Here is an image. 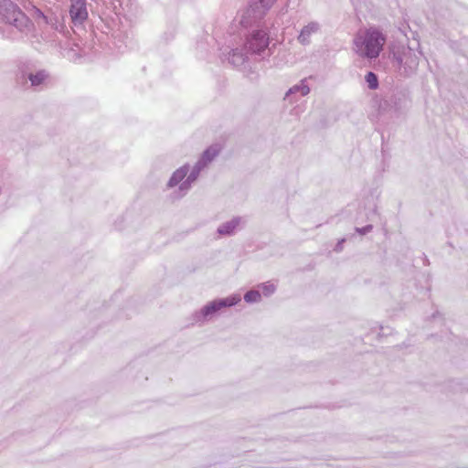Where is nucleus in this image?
I'll return each mask as SVG.
<instances>
[{"instance_id":"obj_18","label":"nucleus","mask_w":468,"mask_h":468,"mask_svg":"<svg viewBox=\"0 0 468 468\" xmlns=\"http://www.w3.org/2000/svg\"><path fill=\"white\" fill-rule=\"evenodd\" d=\"M36 17L42 19L44 23L53 25V19L48 18L47 16L43 14L39 9L36 11Z\"/></svg>"},{"instance_id":"obj_5","label":"nucleus","mask_w":468,"mask_h":468,"mask_svg":"<svg viewBox=\"0 0 468 468\" xmlns=\"http://www.w3.org/2000/svg\"><path fill=\"white\" fill-rule=\"evenodd\" d=\"M239 302L240 296L239 294H233L227 298L214 300L206 304L195 314V320L197 323L207 321L221 308L234 306Z\"/></svg>"},{"instance_id":"obj_10","label":"nucleus","mask_w":468,"mask_h":468,"mask_svg":"<svg viewBox=\"0 0 468 468\" xmlns=\"http://www.w3.org/2000/svg\"><path fill=\"white\" fill-rule=\"evenodd\" d=\"M189 165H184L183 166L179 167L178 169H176L172 176L170 177L168 183H167V186L172 188V187H175L177 185H179V186L183 184V182L186 181V179L187 178V174L189 173ZM179 191H180V196H184L186 195V192L184 191H181V189L179 188Z\"/></svg>"},{"instance_id":"obj_6","label":"nucleus","mask_w":468,"mask_h":468,"mask_svg":"<svg viewBox=\"0 0 468 468\" xmlns=\"http://www.w3.org/2000/svg\"><path fill=\"white\" fill-rule=\"evenodd\" d=\"M269 43V32L265 26V29L260 28L251 32V34L247 37L245 49L247 50V53L261 55L266 52Z\"/></svg>"},{"instance_id":"obj_20","label":"nucleus","mask_w":468,"mask_h":468,"mask_svg":"<svg viewBox=\"0 0 468 468\" xmlns=\"http://www.w3.org/2000/svg\"><path fill=\"white\" fill-rule=\"evenodd\" d=\"M344 241H345V239H341V240L336 244L335 250H336V251H340V250H342V245H343Z\"/></svg>"},{"instance_id":"obj_13","label":"nucleus","mask_w":468,"mask_h":468,"mask_svg":"<svg viewBox=\"0 0 468 468\" xmlns=\"http://www.w3.org/2000/svg\"><path fill=\"white\" fill-rule=\"evenodd\" d=\"M247 52H243L241 49H239L238 48H232L231 51L229 53V61L233 66L238 67L242 65L246 59H247Z\"/></svg>"},{"instance_id":"obj_15","label":"nucleus","mask_w":468,"mask_h":468,"mask_svg":"<svg viewBox=\"0 0 468 468\" xmlns=\"http://www.w3.org/2000/svg\"><path fill=\"white\" fill-rule=\"evenodd\" d=\"M244 300L248 303H259L261 300V294L259 291L250 290L244 294Z\"/></svg>"},{"instance_id":"obj_3","label":"nucleus","mask_w":468,"mask_h":468,"mask_svg":"<svg viewBox=\"0 0 468 468\" xmlns=\"http://www.w3.org/2000/svg\"><path fill=\"white\" fill-rule=\"evenodd\" d=\"M220 152L219 144H213L209 146L205 152L202 154L200 159L196 163L192 170L187 176V178L185 182L180 186L181 191H188L192 186V184L197 180L200 172L211 162L214 160L216 156Z\"/></svg>"},{"instance_id":"obj_7","label":"nucleus","mask_w":468,"mask_h":468,"mask_svg":"<svg viewBox=\"0 0 468 468\" xmlns=\"http://www.w3.org/2000/svg\"><path fill=\"white\" fill-rule=\"evenodd\" d=\"M276 0H260L259 3L250 5L244 12L239 21L244 27L251 26L253 23L260 21L265 13L272 6Z\"/></svg>"},{"instance_id":"obj_12","label":"nucleus","mask_w":468,"mask_h":468,"mask_svg":"<svg viewBox=\"0 0 468 468\" xmlns=\"http://www.w3.org/2000/svg\"><path fill=\"white\" fill-rule=\"evenodd\" d=\"M310 92V88L306 83V80H302L299 83L293 85L286 92L285 98L291 100L292 96L299 94V96H305Z\"/></svg>"},{"instance_id":"obj_1","label":"nucleus","mask_w":468,"mask_h":468,"mask_svg":"<svg viewBox=\"0 0 468 468\" xmlns=\"http://www.w3.org/2000/svg\"><path fill=\"white\" fill-rule=\"evenodd\" d=\"M386 36L378 28L370 27L360 29L353 39L354 51L363 58L375 59L383 49Z\"/></svg>"},{"instance_id":"obj_17","label":"nucleus","mask_w":468,"mask_h":468,"mask_svg":"<svg viewBox=\"0 0 468 468\" xmlns=\"http://www.w3.org/2000/svg\"><path fill=\"white\" fill-rule=\"evenodd\" d=\"M260 288L261 289L262 291V293L265 295V296H270L271 294H272L275 290H276V287L273 283H271V282H265V283H262L260 285Z\"/></svg>"},{"instance_id":"obj_22","label":"nucleus","mask_w":468,"mask_h":468,"mask_svg":"<svg viewBox=\"0 0 468 468\" xmlns=\"http://www.w3.org/2000/svg\"><path fill=\"white\" fill-rule=\"evenodd\" d=\"M122 5V3L121 2V0H119V5Z\"/></svg>"},{"instance_id":"obj_2","label":"nucleus","mask_w":468,"mask_h":468,"mask_svg":"<svg viewBox=\"0 0 468 468\" xmlns=\"http://www.w3.org/2000/svg\"><path fill=\"white\" fill-rule=\"evenodd\" d=\"M420 55V51L417 52L410 47L398 48L392 52L393 60L396 62L397 67L407 75L413 73L417 69Z\"/></svg>"},{"instance_id":"obj_9","label":"nucleus","mask_w":468,"mask_h":468,"mask_svg":"<svg viewBox=\"0 0 468 468\" xmlns=\"http://www.w3.org/2000/svg\"><path fill=\"white\" fill-rule=\"evenodd\" d=\"M320 31V25L317 22H310L304 26L300 34L297 37V40L300 44L307 46L311 43L312 36L317 34Z\"/></svg>"},{"instance_id":"obj_14","label":"nucleus","mask_w":468,"mask_h":468,"mask_svg":"<svg viewBox=\"0 0 468 468\" xmlns=\"http://www.w3.org/2000/svg\"><path fill=\"white\" fill-rule=\"evenodd\" d=\"M28 79L31 82V86L37 87L45 82L48 79V74L45 70H39L35 74H29Z\"/></svg>"},{"instance_id":"obj_11","label":"nucleus","mask_w":468,"mask_h":468,"mask_svg":"<svg viewBox=\"0 0 468 468\" xmlns=\"http://www.w3.org/2000/svg\"><path fill=\"white\" fill-rule=\"evenodd\" d=\"M244 223L241 217H235L229 221L224 222L218 228L219 236H231Z\"/></svg>"},{"instance_id":"obj_19","label":"nucleus","mask_w":468,"mask_h":468,"mask_svg":"<svg viewBox=\"0 0 468 468\" xmlns=\"http://www.w3.org/2000/svg\"><path fill=\"white\" fill-rule=\"evenodd\" d=\"M373 229L372 225H367L363 228H356V231L360 235H365L368 232H370Z\"/></svg>"},{"instance_id":"obj_8","label":"nucleus","mask_w":468,"mask_h":468,"mask_svg":"<svg viewBox=\"0 0 468 468\" xmlns=\"http://www.w3.org/2000/svg\"><path fill=\"white\" fill-rule=\"evenodd\" d=\"M69 14L75 24L83 22L88 17L85 0H71Z\"/></svg>"},{"instance_id":"obj_21","label":"nucleus","mask_w":468,"mask_h":468,"mask_svg":"<svg viewBox=\"0 0 468 468\" xmlns=\"http://www.w3.org/2000/svg\"><path fill=\"white\" fill-rule=\"evenodd\" d=\"M63 27H64L63 25H57L55 27V29L58 30V31H61L63 29Z\"/></svg>"},{"instance_id":"obj_16","label":"nucleus","mask_w":468,"mask_h":468,"mask_svg":"<svg viewBox=\"0 0 468 468\" xmlns=\"http://www.w3.org/2000/svg\"><path fill=\"white\" fill-rule=\"evenodd\" d=\"M366 81L370 90H376L378 86V77L371 71L366 75Z\"/></svg>"},{"instance_id":"obj_4","label":"nucleus","mask_w":468,"mask_h":468,"mask_svg":"<svg viewBox=\"0 0 468 468\" xmlns=\"http://www.w3.org/2000/svg\"><path fill=\"white\" fill-rule=\"evenodd\" d=\"M0 15L4 20L23 31L28 26V18L10 0H0Z\"/></svg>"}]
</instances>
